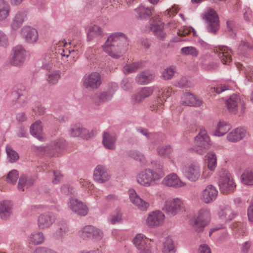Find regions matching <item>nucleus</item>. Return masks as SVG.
<instances>
[{
    "instance_id": "obj_34",
    "label": "nucleus",
    "mask_w": 253,
    "mask_h": 253,
    "mask_svg": "<svg viewBox=\"0 0 253 253\" xmlns=\"http://www.w3.org/2000/svg\"><path fill=\"white\" fill-rule=\"evenodd\" d=\"M30 134L40 140L43 139L42 122L38 120L33 124L30 128Z\"/></svg>"
},
{
    "instance_id": "obj_58",
    "label": "nucleus",
    "mask_w": 253,
    "mask_h": 253,
    "mask_svg": "<svg viewBox=\"0 0 253 253\" xmlns=\"http://www.w3.org/2000/svg\"><path fill=\"white\" fill-rule=\"evenodd\" d=\"M153 92V88L151 87H144L139 91L140 95L144 99L150 96Z\"/></svg>"
},
{
    "instance_id": "obj_64",
    "label": "nucleus",
    "mask_w": 253,
    "mask_h": 253,
    "mask_svg": "<svg viewBox=\"0 0 253 253\" xmlns=\"http://www.w3.org/2000/svg\"><path fill=\"white\" fill-rule=\"evenodd\" d=\"M122 88L125 90H128L131 88V84L127 78L124 79L121 83Z\"/></svg>"
},
{
    "instance_id": "obj_49",
    "label": "nucleus",
    "mask_w": 253,
    "mask_h": 253,
    "mask_svg": "<svg viewBox=\"0 0 253 253\" xmlns=\"http://www.w3.org/2000/svg\"><path fill=\"white\" fill-rule=\"evenodd\" d=\"M61 78V72L59 70H55L49 74L47 81L50 85L56 84Z\"/></svg>"
},
{
    "instance_id": "obj_33",
    "label": "nucleus",
    "mask_w": 253,
    "mask_h": 253,
    "mask_svg": "<svg viewBox=\"0 0 253 253\" xmlns=\"http://www.w3.org/2000/svg\"><path fill=\"white\" fill-rule=\"evenodd\" d=\"M133 244L138 250L146 249L150 244V240L142 234H137L133 240Z\"/></svg>"
},
{
    "instance_id": "obj_57",
    "label": "nucleus",
    "mask_w": 253,
    "mask_h": 253,
    "mask_svg": "<svg viewBox=\"0 0 253 253\" xmlns=\"http://www.w3.org/2000/svg\"><path fill=\"white\" fill-rule=\"evenodd\" d=\"M18 177V173L16 170L13 169L7 175V181L11 184L16 183Z\"/></svg>"
},
{
    "instance_id": "obj_15",
    "label": "nucleus",
    "mask_w": 253,
    "mask_h": 253,
    "mask_svg": "<svg viewBox=\"0 0 253 253\" xmlns=\"http://www.w3.org/2000/svg\"><path fill=\"white\" fill-rule=\"evenodd\" d=\"M68 205L73 212L79 215L85 216L88 212V209L86 205L76 198H70L68 202Z\"/></svg>"
},
{
    "instance_id": "obj_46",
    "label": "nucleus",
    "mask_w": 253,
    "mask_h": 253,
    "mask_svg": "<svg viewBox=\"0 0 253 253\" xmlns=\"http://www.w3.org/2000/svg\"><path fill=\"white\" fill-rule=\"evenodd\" d=\"M172 92V88L170 87H165L159 90L158 93V102L162 103L164 101L170 96Z\"/></svg>"
},
{
    "instance_id": "obj_4",
    "label": "nucleus",
    "mask_w": 253,
    "mask_h": 253,
    "mask_svg": "<svg viewBox=\"0 0 253 253\" xmlns=\"http://www.w3.org/2000/svg\"><path fill=\"white\" fill-rule=\"evenodd\" d=\"M210 146L209 136L205 129L202 128L198 134L195 137L194 146L189 150H193L198 154L203 155L207 152Z\"/></svg>"
},
{
    "instance_id": "obj_54",
    "label": "nucleus",
    "mask_w": 253,
    "mask_h": 253,
    "mask_svg": "<svg viewBox=\"0 0 253 253\" xmlns=\"http://www.w3.org/2000/svg\"><path fill=\"white\" fill-rule=\"evenodd\" d=\"M6 152L10 162L13 163L18 160V153L13 150L10 146L8 145L6 146Z\"/></svg>"
},
{
    "instance_id": "obj_14",
    "label": "nucleus",
    "mask_w": 253,
    "mask_h": 253,
    "mask_svg": "<svg viewBox=\"0 0 253 253\" xmlns=\"http://www.w3.org/2000/svg\"><path fill=\"white\" fill-rule=\"evenodd\" d=\"M183 202L179 198L168 200L166 201L163 208L167 214L170 216H174L183 209Z\"/></svg>"
},
{
    "instance_id": "obj_30",
    "label": "nucleus",
    "mask_w": 253,
    "mask_h": 253,
    "mask_svg": "<svg viewBox=\"0 0 253 253\" xmlns=\"http://www.w3.org/2000/svg\"><path fill=\"white\" fill-rule=\"evenodd\" d=\"M218 214L219 218L224 222L231 220L235 216V214L228 206H221Z\"/></svg>"
},
{
    "instance_id": "obj_41",
    "label": "nucleus",
    "mask_w": 253,
    "mask_h": 253,
    "mask_svg": "<svg viewBox=\"0 0 253 253\" xmlns=\"http://www.w3.org/2000/svg\"><path fill=\"white\" fill-rule=\"evenodd\" d=\"M153 10L154 8L153 7H145L143 5H140L135 9V11L137 13L138 18L140 19H145L149 17Z\"/></svg>"
},
{
    "instance_id": "obj_52",
    "label": "nucleus",
    "mask_w": 253,
    "mask_h": 253,
    "mask_svg": "<svg viewBox=\"0 0 253 253\" xmlns=\"http://www.w3.org/2000/svg\"><path fill=\"white\" fill-rule=\"evenodd\" d=\"M208 157V168L211 171L214 170L216 167V157L215 154L213 153H209Z\"/></svg>"
},
{
    "instance_id": "obj_56",
    "label": "nucleus",
    "mask_w": 253,
    "mask_h": 253,
    "mask_svg": "<svg viewBox=\"0 0 253 253\" xmlns=\"http://www.w3.org/2000/svg\"><path fill=\"white\" fill-rule=\"evenodd\" d=\"M122 220V214L120 211L117 210L113 214L111 215V218L109 219V222L111 224H115L119 223Z\"/></svg>"
},
{
    "instance_id": "obj_5",
    "label": "nucleus",
    "mask_w": 253,
    "mask_h": 253,
    "mask_svg": "<svg viewBox=\"0 0 253 253\" xmlns=\"http://www.w3.org/2000/svg\"><path fill=\"white\" fill-rule=\"evenodd\" d=\"M218 183L220 191L224 194L233 192L236 188V184L231 174L225 169L219 170Z\"/></svg>"
},
{
    "instance_id": "obj_48",
    "label": "nucleus",
    "mask_w": 253,
    "mask_h": 253,
    "mask_svg": "<svg viewBox=\"0 0 253 253\" xmlns=\"http://www.w3.org/2000/svg\"><path fill=\"white\" fill-rule=\"evenodd\" d=\"M175 249L173 245V241L169 238H167L163 243V253H175Z\"/></svg>"
},
{
    "instance_id": "obj_29",
    "label": "nucleus",
    "mask_w": 253,
    "mask_h": 253,
    "mask_svg": "<svg viewBox=\"0 0 253 253\" xmlns=\"http://www.w3.org/2000/svg\"><path fill=\"white\" fill-rule=\"evenodd\" d=\"M155 75L150 71L146 70L139 73L136 77V82L139 84H149L154 80Z\"/></svg>"
},
{
    "instance_id": "obj_2",
    "label": "nucleus",
    "mask_w": 253,
    "mask_h": 253,
    "mask_svg": "<svg viewBox=\"0 0 253 253\" xmlns=\"http://www.w3.org/2000/svg\"><path fill=\"white\" fill-rule=\"evenodd\" d=\"M163 176V166L159 165L158 168L147 169L141 172L137 175V181L140 184L148 187L157 184Z\"/></svg>"
},
{
    "instance_id": "obj_6",
    "label": "nucleus",
    "mask_w": 253,
    "mask_h": 253,
    "mask_svg": "<svg viewBox=\"0 0 253 253\" xmlns=\"http://www.w3.org/2000/svg\"><path fill=\"white\" fill-rule=\"evenodd\" d=\"M118 89V86L116 83H109L103 91L93 94L92 96V100L94 103L97 105L108 102L111 100Z\"/></svg>"
},
{
    "instance_id": "obj_10",
    "label": "nucleus",
    "mask_w": 253,
    "mask_h": 253,
    "mask_svg": "<svg viewBox=\"0 0 253 253\" xmlns=\"http://www.w3.org/2000/svg\"><path fill=\"white\" fill-rule=\"evenodd\" d=\"M210 220V211L207 209H202L198 211L196 217L191 221L190 224L196 231L200 232L208 224Z\"/></svg>"
},
{
    "instance_id": "obj_39",
    "label": "nucleus",
    "mask_w": 253,
    "mask_h": 253,
    "mask_svg": "<svg viewBox=\"0 0 253 253\" xmlns=\"http://www.w3.org/2000/svg\"><path fill=\"white\" fill-rule=\"evenodd\" d=\"M29 241L35 245L42 244L45 241L43 233L41 231H34L29 236Z\"/></svg>"
},
{
    "instance_id": "obj_8",
    "label": "nucleus",
    "mask_w": 253,
    "mask_h": 253,
    "mask_svg": "<svg viewBox=\"0 0 253 253\" xmlns=\"http://www.w3.org/2000/svg\"><path fill=\"white\" fill-rule=\"evenodd\" d=\"M78 234L81 238L84 240L92 239L98 241L101 240L103 237L102 231L92 225L84 226L79 230Z\"/></svg>"
},
{
    "instance_id": "obj_23",
    "label": "nucleus",
    "mask_w": 253,
    "mask_h": 253,
    "mask_svg": "<svg viewBox=\"0 0 253 253\" xmlns=\"http://www.w3.org/2000/svg\"><path fill=\"white\" fill-rule=\"evenodd\" d=\"M162 183L166 186L174 188H178L185 185L177 175L174 173H171L167 175L163 179Z\"/></svg>"
},
{
    "instance_id": "obj_47",
    "label": "nucleus",
    "mask_w": 253,
    "mask_h": 253,
    "mask_svg": "<svg viewBox=\"0 0 253 253\" xmlns=\"http://www.w3.org/2000/svg\"><path fill=\"white\" fill-rule=\"evenodd\" d=\"M241 181L243 183L248 185H253V169L245 170L241 175Z\"/></svg>"
},
{
    "instance_id": "obj_42",
    "label": "nucleus",
    "mask_w": 253,
    "mask_h": 253,
    "mask_svg": "<svg viewBox=\"0 0 253 253\" xmlns=\"http://www.w3.org/2000/svg\"><path fill=\"white\" fill-rule=\"evenodd\" d=\"M10 6L4 0H0V21L6 19L9 16Z\"/></svg>"
},
{
    "instance_id": "obj_40",
    "label": "nucleus",
    "mask_w": 253,
    "mask_h": 253,
    "mask_svg": "<svg viewBox=\"0 0 253 253\" xmlns=\"http://www.w3.org/2000/svg\"><path fill=\"white\" fill-rule=\"evenodd\" d=\"M103 35V33L101 28L94 25L89 28L87 33V38L88 41H91L93 39L102 37Z\"/></svg>"
},
{
    "instance_id": "obj_31",
    "label": "nucleus",
    "mask_w": 253,
    "mask_h": 253,
    "mask_svg": "<svg viewBox=\"0 0 253 253\" xmlns=\"http://www.w3.org/2000/svg\"><path fill=\"white\" fill-rule=\"evenodd\" d=\"M69 231L67 223L64 221H61L57 224V228L53 233V237L56 240H62Z\"/></svg>"
},
{
    "instance_id": "obj_13",
    "label": "nucleus",
    "mask_w": 253,
    "mask_h": 253,
    "mask_svg": "<svg viewBox=\"0 0 253 253\" xmlns=\"http://www.w3.org/2000/svg\"><path fill=\"white\" fill-rule=\"evenodd\" d=\"M13 55L10 60L11 65L21 67L24 63L26 57V51L24 47L21 45L15 46L13 48Z\"/></svg>"
},
{
    "instance_id": "obj_12",
    "label": "nucleus",
    "mask_w": 253,
    "mask_h": 253,
    "mask_svg": "<svg viewBox=\"0 0 253 253\" xmlns=\"http://www.w3.org/2000/svg\"><path fill=\"white\" fill-rule=\"evenodd\" d=\"M149 22L150 25L146 28L145 31H152L158 39L163 40L166 37V34L163 31L164 23L160 20L159 16H155L149 21Z\"/></svg>"
},
{
    "instance_id": "obj_21",
    "label": "nucleus",
    "mask_w": 253,
    "mask_h": 253,
    "mask_svg": "<svg viewBox=\"0 0 253 253\" xmlns=\"http://www.w3.org/2000/svg\"><path fill=\"white\" fill-rule=\"evenodd\" d=\"M218 195V191L212 185H208L202 192L201 198L205 203H210L214 201Z\"/></svg>"
},
{
    "instance_id": "obj_24",
    "label": "nucleus",
    "mask_w": 253,
    "mask_h": 253,
    "mask_svg": "<svg viewBox=\"0 0 253 253\" xmlns=\"http://www.w3.org/2000/svg\"><path fill=\"white\" fill-rule=\"evenodd\" d=\"M69 134L71 137L80 136L86 139L90 137L88 130L83 127L80 124L71 125L69 130Z\"/></svg>"
},
{
    "instance_id": "obj_55",
    "label": "nucleus",
    "mask_w": 253,
    "mask_h": 253,
    "mask_svg": "<svg viewBox=\"0 0 253 253\" xmlns=\"http://www.w3.org/2000/svg\"><path fill=\"white\" fill-rule=\"evenodd\" d=\"M175 72L176 67L174 66H170L163 72V78L166 80H170L173 77Z\"/></svg>"
},
{
    "instance_id": "obj_7",
    "label": "nucleus",
    "mask_w": 253,
    "mask_h": 253,
    "mask_svg": "<svg viewBox=\"0 0 253 253\" xmlns=\"http://www.w3.org/2000/svg\"><path fill=\"white\" fill-rule=\"evenodd\" d=\"M66 146V141L63 139H57L41 148L44 155L49 157L59 156Z\"/></svg>"
},
{
    "instance_id": "obj_26",
    "label": "nucleus",
    "mask_w": 253,
    "mask_h": 253,
    "mask_svg": "<svg viewBox=\"0 0 253 253\" xmlns=\"http://www.w3.org/2000/svg\"><path fill=\"white\" fill-rule=\"evenodd\" d=\"M181 104L184 105L199 107L202 104V100L196 98L189 92H185L181 96Z\"/></svg>"
},
{
    "instance_id": "obj_9",
    "label": "nucleus",
    "mask_w": 253,
    "mask_h": 253,
    "mask_svg": "<svg viewBox=\"0 0 253 253\" xmlns=\"http://www.w3.org/2000/svg\"><path fill=\"white\" fill-rule=\"evenodd\" d=\"M102 82L101 75L97 72L86 74L83 78L84 86L89 91H94L98 89Z\"/></svg>"
},
{
    "instance_id": "obj_1",
    "label": "nucleus",
    "mask_w": 253,
    "mask_h": 253,
    "mask_svg": "<svg viewBox=\"0 0 253 253\" xmlns=\"http://www.w3.org/2000/svg\"><path fill=\"white\" fill-rule=\"evenodd\" d=\"M128 45V39L124 33L115 32L108 37L102 48L108 55L118 59L126 52Z\"/></svg>"
},
{
    "instance_id": "obj_43",
    "label": "nucleus",
    "mask_w": 253,
    "mask_h": 253,
    "mask_svg": "<svg viewBox=\"0 0 253 253\" xmlns=\"http://www.w3.org/2000/svg\"><path fill=\"white\" fill-rule=\"evenodd\" d=\"M144 62L143 61H138L133 62L132 64H126L123 68V71L125 74H128L131 73L136 72L138 69L143 67Z\"/></svg>"
},
{
    "instance_id": "obj_44",
    "label": "nucleus",
    "mask_w": 253,
    "mask_h": 253,
    "mask_svg": "<svg viewBox=\"0 0 253 253\" xmlns=\"http://www.w3.org/2000/svg\"><path fill=\"white\" fill-rule=\"evenodd\" d=\"M230 129V126L224 121H220L213 132L215 136H220L225 134Z\"/></svg>"
},
{
    "instance_id": "obj_60",
    "label": "nucleus",
    "mask_w": 253,
    "mask_h": 253,
    "mask_svg": "<svg viewBox=\"0 0 253 253\" xmlns=\"http://www.w3.org/2000/svg\"><path fill=\"white\" fill-rule=\"evenodd\" d=\"M243 15L244 19L247 21H251L253 19V14L251 9L248 7H245L243 10Z\"/></svg>"
},
{
    "instance_id": "obj_36",
    "label": "nucleus",
    "mask_w": 253,
    "mask_h": 253,
    "mask_svg": "<svg viewBox=\"0 0 253 253\" xmlns=\"http://www.w3.org/2000/svg\"><path fill=\"white\" fill-rule=\"evenodd\" d=\"M11 214V207L7 201L0 202V217L3 220L7 219Z\"/></svg>"
},
{
    "instance_id": "obj_63",
    "label": "nucleus",
    "mask_w": 253,
    "mask_h": 253,
    "mask_svg": "<svg viewBox=\"0 0 253 253\" xmlns=\"http://www.w3.org/2000/svg\"><path fill=\"white\" fill-rule=\"evenodd\" d=\"M16 135L18 137H27L28 135L26 129L24 126H20L18 128L16 132Z\"/></svg>"
},
{
    "instance_id": "obj_45",
    "label": "nucleus",
    "mask_w": 253,
    "mask_h": 253,
    "mask_svg": "<svg viewBox=\"0 0 253 253\" xmlns=\"http://www.w3.org/2000/svg\"><path fill=\"white\" fill-rule=\"evenodd\" d=\"M253 49V42L251 40H242L238 48L239 54H244L248 49Z\"/></svg>"
},
{
    "instance_id": "obj_50",
    "label": "nucleus",
    "mask_w": 253,
    "mask_h": 253,
    "mask_svg": "<svg viewBox=\"0 0 253 253\" xmlns=\"http://www.w3.org/2000/svg\"><path fill=\"white\" fill-rule=\"evenodd\" d=\"M173 150L170 146H160L157 148V152L159 155L166 158L169 156Z\"/></svg>"
},
{
    "instance_id": "obj_16",
    "label": "nucleus",
    "mask_w": 253,
    "mask_h": 253,
    "mask_svg": "<svg viewBox=\"0 0 253 253\" xmlns=\"http://www.w3.org/2000/svg\"><path fill=\"white\" fill-rule=\"evenodd\" d=\"M185 176L191 181H196L201 175L200 167L197 163L191 164L183 169Z\"/></svg>"
},
{
    "instance_id": "obj_19",
    "label": "nucleus",
    "mask_w": 253,
    "mask_h": 253,
    "mask_svg": "<svg viewBox=\"0 0 253 253\" xmlns=\"http://www.w3.org/2000/svg\"><path fill=\"white\" fill-rule=\"evenodd\" d=\"M28 17V11L26 10L21 9L17 11L12 19L10 26L13 30L19 28L25 22Z\"/></svg>"
},
{
    "instance_id": "obj_59",
    "label": "nucleus",
    "mask_w": 253,
    "mask_h": 253,
    "mask_svg": "<svg viewBox=\"0 0 253 253\" xmlns=\"http://www.w3.org/2000/svg\"><path fill=\"white\" fill-rule=\"evenodd\" d=\"M33 253H58L56 251L45 247H38Z\"/></svg>"
},
{
    "instance_id": "obj_53",
    "label": "nucleus",
    "mask_w": 253,
    "mask_h": 253,
    "mask_svg": "<svg viewBox=\"0 0 253 253\" xmlns=\"http://www.w3.org/2000/svg\"><path fill=\"white\" fill-rule=\"evenodd\" d=\"M127 154L129 157L135 160L140 161L142 163H144L145 161L144 155L139 151L131 150L128 151Z\"/></svg>"
},
{
    "instance_id": "obj_61",
    "label": "nucleus",
    "mask_w": 253,
    "mask_h": 253,
    "mask_svg": "<svg viewBox=\"0 0 253 253\" xmlns=\"http://www.w3.org/2000/svg\"><path fill=\"white\" fill-rule=\"evenodd\" d=\"M7 45V37L3 31L0 30V46L5 47Z\"/></svg>"
},
{
    "instance_id": "obj_38",
    "label": "nucleus",
    "mask_w": 253,
    "mask_h": 253,
    "mask_svg": "<svg viewBox=\"0 0 253 253\" xmlns=\"http://www.w3.org/2000/svg\"><path fill=\"white\" fill-rule=\"evenodd\" d=\"M35 179L32 177H27L25 175H22L19 177L18 189L24 191L26 188H28L33 185Z\"/></svg>"
},
{
    "instance_id": "obj_20",
    "label": "nucleus",
    "mask_w": 253,
    "mask_h": 253,
    "mask_svg": "<svg viewBox=\"0 0 253 253\" xmlns=\"http://www.w3.org/2000/svg\"><path fill=\"white\" fill-rule=\"evenodd\" d=\"M21 34L27 42L34 43L39 38L37 30L30 26H24L21 29Z\"/></svg>"
},
{
    "instance_id": "obj_35",
    "label": "nucleus",
    "mask_w": 253,
    "mask_h": 253,
    "mask_svg": "<svg viewBox=\"0 0 253 253\" xmlns=\"http://www.w3.org/2000/svg\"><path fill=\"white\" fill-rule=\"evenodd\" d=\"M116 140V138L114 134H110L106 132H104L102 143L106 148L110 150L115 149Z\"/></svg>"
},
{
    "instance_id": "obj_3",
    "label": "nucleus",
    "mask_w": 253,
    "mask_h": 253,
    "mask_svg": "<svg viewBox=\"0 0 253 253\" xmlns=\"http://www.w3.org/2000/svg\"><path fill=\"white\" fill-rule=\"evenodd\" d=\"M201 16L205 21L207 31L216 34L220 28V22L216 12L211 8H208L202 14Z\"/></svg>"
},
{
    "instance_id": "obj_25",
    "label": "nucleus",
    "mask_w": 253,
    "mask_h": 253,
    "mask_svg": "<svg viewBox=\"0 0 253 253\" xmlns=\"http://www.w3.org/2000/svg\"><path fill=\"white\" fill-rule=\"evenodd\" d=\"M10 96L13 101L16 102V107H23L27 102V92L25 89L12 91Z\"/></svg>"
},
{
    "instance_id": "obj_37",
    "label": "nucleus",
    "mask_w": 253,
    "mask_h": 253,
    "mask_svg": "<svg viewBox=\"0 0 253 253\" xmlns=\"http://www.w3.org/2000/svg\"><path fill=\"white\" fill-rule=\"evenodd\" d=\"M53 59V55H51L50 53H47L41 59L38 61L37 64L39 66L43 69L46 70H50L52 68Z\"/></svg>"
},
{
    "instance_id": "obj_11",
    "label": "nucleus",
    "mask_w": 253,
    "mask_h": 253,
    "mask_svg": "<svg viewBox=\"0 0 253 253\" xmlns=\"http://www.w3.org/2000/svg\"><path fill=\"white\" fill-rule=\"evenodd\" d=\"M228 111L231 114H236L238 111L239 104L241 107V114H243L246 109L245 103L237 94H233L226 101Z\"/></svg>"
},
{
    "instance_id": "obj_17",
    "label": "nucleus",
    "mask_w": 253,
    "mask_h": 253,
    "mask_svg": "<svg viewBox=\"0 0 253 253\" xmlns=\"http://www.w3.org/2000/svg\"><path fill=\"white\" fill-rule=\"evenodd\" d=\"M214 52L217 54L223 64H229L232 61V50L227 46L218 45L214 48Z\"/></svg>"
},
{
    "instance_id": "obj_62",
    "label": "nucleus",
    "mask_w": 253,
    "mask_h": 253,
    "mask_svg": "<svg viewBox=\"0 0 253 253\" xmlns=\"http://www.w3.org/2000/svg\"><path fill=\"white\" fill-rule=\"evenodd\" d=\"M175 85L180 88L188 87L189 86L187 78L182 77L177 82Z\"/></svg>"
},
{
    "instance_id": "obj_18",
    "label": "nucleus",
    "mask_w": 253,
    "mask_h": 253,
    "mask_svg": "<svg viewBox=\"0 0 253 253\" xmlns=\"http://www.w3.org/2000/svg\"><path fill=\"white\" fill-rule=\"evenodd\" d=\"M56 217L52 212H47L40 214L38 219V226L43 230L50 227L55 222Z\"/></svg>"
},
{
    "instance_id": "obj_51",
    "label": "nucleus",
    "mask_w": 253,
    "mask_h": 253,
    "mask_svg": "<svg viewBox=\"0 0 253 253\" xmlns=\"http://www.w3.org/2000/svg\"><path fill=\"white\" fill-rule=\"evenodd\" d=\"M181 53L183 55H190L193 57L198 55V50L194 46L183 47L180 49Z\"/></svg>"
},
{
    "instance_id": "obj_27",
    "label": "nucleus",
    "mask_w": 253,
    "mask_h": 253,
    "mask_svg": "<svg viewBox=\"0 0 253 253\" xmlns=\"http://www.w3.org/2000/svg\"><path fill=\"white\" fill-rule=\"evenodd\" d=\"M93 178L98 183H102L109 180V175L105 167L98 165L94 170Z\"/></svg>"
},
{
    "instance_id": "obj_32",
    "label": "nucleus",
    "mask_w": 253,
    "mask_h": 253,
    "mask_svg": "<svg viewBox=\"0 0 253 253\" xmlns=\"http://www.w3.org/2000/svg\"><path fill=\"white\" fill-rule=\"evenodd\" d=\"M246 134V131L243 128L237 127L227 135V139L232 142H237L241 140Z\"/></svg>"
},
{
    "instance_id": "obj_22",
    "label": "nucleus",
    "mask_w": 253,
    "mask_h": 253,
    "mask_svg": "<svg viewBox=\"0 0 253 253\" xmlns=\"http://www.w3.org/2000/svg\"><path fill=\"white\" fill-rule=\"evenodd\" d=\"M165 215L159 211L151 212L147 219V224L149 227H155L163 224Z\"/></svg>"
},
{
    "instance_id": "obj_28",
    "label": "nucleus",
    "mask_w": 253,
    "mask_h": 253,
    "mask_svg": "<svg viewBox=\"0 0 253 253\" xmlns=\"http://www.w3.org/2000/svg\"><path fill=\"white\" fill-rule=\"evenodd\" d=\"M129 195L130 200L132 203L136 206L141 211L147 210L149 204L143 200L134 190H129Z\"/></svg>"
}]
</instances>
